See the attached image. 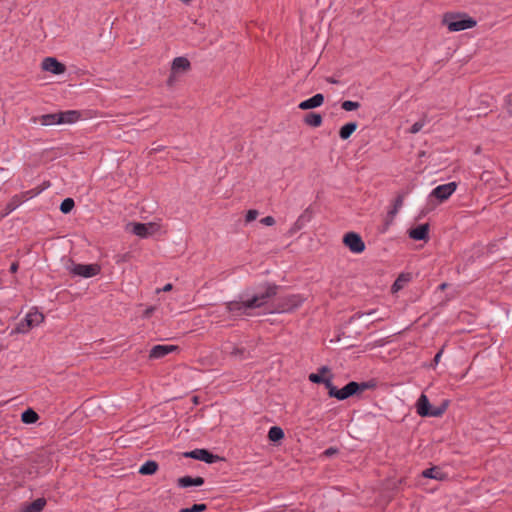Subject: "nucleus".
Listing matches in <instances>:
<instances>
[{
    "mask_svg": "<svg viewBox=\"0 0 512 512\" xmlns=\"http://www.w3.org/2000/svg\"><path fill=\"white\" fill-rule=\"evenodd\" d=\"M442 24L445 25L450 32H458L473 28L476 26L477 22L467 15L446 13L443 16Z\"/></svg>",
    "mask_w": 512,
    "mask_h": 512,
    "instance_id": "f257e3e1",
    "label": "nucleus"
},
{
    "mask_svg": "<svg viewBox=\"0 0 512 512\" xmlns=\"http://www.w3.org/2000/svg\"><path fill=\"white\" fill-rule=\"evenodd\" d=\"M374 385L369 382H355L350 381L348 382L343 388L338 389L337 392H335V398L337 400H346L349 397L360 395L365 390L373 387Z\"/></svg>",
    "mask_w": 512,
    "mask_h": 512,
    "instance_id": "f03ea898",
    "label": "nucleus"
},
{
    "mask_svg": "<svg viewBox=\"0 0 512 512\" xmlns=\"http://www.w3.org/2000/svg\"><path fill=\"white\" fill-rule=\"evenodd\" d=\"M304 302V298L299 294L282 296L278 299L275 311L278 313L291 312L298 308Z\"/></svg>",
    "mask_w": 512,
    "mask_h": 512,
    "instance_id": "7ed1b4c3",
    "label": "nucleus"
},
{
    "mask_svg": "<svg viewBox=\"0 0 512 512\" xmlns=\"http://www.w3.org/2000/svg\"><path fill=\"white\" fill-rule=\"evenodd\" d=\"M71 274L83 278H90L100 273V265L94 264H75L71 262V265L67 267Z\"/></svg>",
    "mask_w": 512,
    "mask_h": 512,
    "instance_id": "20e7f679",
    "label": "nucleus"
},
{
    "mask_svg": "<svg viewBox=\"0 0 512 512\" xmlns=\"http://www.w3.org/2000/svg\"><path fill=\"white\" fill-rule=\"evenodd\" d=\"M278 286L275 284H267L264 291L254 294L250 299L253 309L260 308L268 302L269 299L277 294Z\"/></svg>",
    "mask_w": 512,
    "mask_h": 512,
    "instance_id": "39448f33",
    "label": "nucleus"
},
{
    "mask_svg": "<svg viewBox=\"0 0 512 512\" xmlns=\"http://www.w3.org/2000/svg\"><path fill=\"white\" fill-rule=\"evenodd\" d=\"M253 307L250 304L249 299L241 300V301H230L225 304V311L231 315V317L236 318L242 315H251L250 310Z\"/></svg>",
    "mask_w": 512,
    "mask_h": 512,
    "instance_id": "423d86ee",
    "label": "nucleus"
},
{
    "mask_svg": "<svg viewBox=\"0 0 512 512\" xmlns=\"http://www.w3.org/2000/svg\"><path fill=\"white\" fill-rule=\"evenodd\" d=\"M44 320V315L35 310V311H30L25 319L23 321H21L20 323H18L17 327H16V331L18 333H27L31 328L39 325L41 322H43Z\"/></svg>",
    "mask_w": 512,
    "mask_h": 512,
    "instance_id": "0eeeda50",
    "label": "nucleus"
},
{
    "mask_svg": "<svg viewBox=\"0 0 512 512\" xmlns=\"http://www.w3.org/2000/svg\"><path fill=\"white\" fill-rule=\"evenodd\" d=\"M343 243L353 253H362L365 250V243L361 236L355 232H348L343 237Z\"/></svg>",
    "mask_w": 512,
    "mask_h": 512,
    "instance_id": "6e6552de",
    "label": "nucleus"
},
{
    "mask_svg": "<svg viewBox=\"0 0 512 512\" xmlns=\"http://www.w3.org/2000/svg\"><path fill=\"white\" fill-rule=\"evenodd\" d=\"M456 182H449L435 187L430 193V197L438 199L440 202L447 200L456 190Z\"/></svg>",
    "mask_w": 512,
    "mask_h": 512,
    "instance_id": "1a4fd4ad",
    "label": "nucleus"
},
{
    "mask_svg": "<svg viewBox=\"0 0 512 512\" xmlns=\"http://www.w3.org/2000/svg\"><path fill=\"white\" fill-rule=\"evenodd\" d=\"M183 456L186 458L200 460L208 464L214 463L219 459L217 455L212 454L207 449H194L192 451L183 453Z\"/></svg>",
    "mask_w": 512,
    "mask_h": 512,
    "instance_id": "9d476101",
    "label": "nucleus"
},
{
    "mask_svg": "<svg viewBox=\"0 0 512 512\" xmlns=\"http://www.w3.org/2000/svg\"><path fill=\"white\" fill-rule=\"evenodd\" d=\"M42 69L48 72H51L55 75L63 74L66 70L64 64L59 62L56 58L47 57L42 62Z\"/></svg>",
    "mask_w": 512,
    "mask_h": 512,
    "instance_id": "9b49d317",
    "label": "nucleus"
},
{
    "mask_svg": "<svg viewBox=\"0 0 512 512\" xmlns=\"http://www.w3.org/2000/svg\"><path fill=\"white\" fill-rule=\"evenodd\" d=\"M176 350H178V346L175 345H155L150 350L149 357L159 359Z\"/></svg>",
    "mask_w": 512,
    "mask_h": 512,
    "instance_id": "f8f14e48",
    "label": "nucleus"
},
{
    "mask_svg": "<svg viewBox=\"0 0 512 512\" xmlns=\"http://www.w3.org/2000/svg\"><path fill=\"white\" fill-rule=\"evenodd\" d=\"M324 103V96L321 93H317L309 99H306L299 103L298 107L301 110H310L320 107Z\"/></svg>",
    "mask_w": 512,
    "mask_h": 512,
    "instance_id": "ddd939ff",
    "label": "nucleus"
},
{
    "mask_svg": "<svg viewBox=\"0 0 512 512\" xmlns=\"http://www.w3.org/2000/svg\"><path fill=\"white\" fill-rule=\"evenodd\" d=\"M428 233H429V225L421 224L418 225L415 228H412L409 230V237L413 240L421 241V240H427L428 239Z\"/></svg>",
    "mask_w": 512,
    "mask_h": 512,
    "instance_id": "4468645a",
    "label": "nucleus"
},
{
    "mask_svg": "<svg viewBox=\"0 0 512 512\" xmlns=\"http://www.w3.org/2000/svg\"><path fill=\"white\" fill-rule=\"evenodd\" d=\"M431 407L428 397L425 394H421L416 403L417 413L422 417H428L431 415Z\"/></svg>",
    "mask_w": 512,
    "mask_h": 512,
    "instance_id": "2eb2a0df",
    "label": "nucleus"
},
{
    "mask_svg": "<svg viewBox=\"0 0 512 512\" xmlns=\"http://www.w3.org/2000/svg\"><path fill=\"white\" fill-rule=\"evenodd\" d=\"M153 228V223H134L132 232L141 238H146L151 235Z\"/></svg>",
    "mask_w": 512,
    "mask_h": 512,
    "instance_id": "dca6fc26",
    "label": "nucleus"
},
{
    "mask_svg": "<svg viewBox=\"0 0 512 512\" xmlns=\"http://www.w3.org/2000/svg\"><path fill=\"white\" fill-rule=\"evenodd\" d=\"M178 486L181 488H188L191 486H201L204 484V478L197 476V477H191V476H184L180 477L177 480Z\"/></svg>",
    "mask_w": 512,
    "mask_h": 512,
    "instance_id": "f3484780",
    "label": "nucleus"
},
{
    "mask_svg": "<svg viewBox=\"0 0 512 512\" xmlns=\"http://www.w3.org/2000/svg\"><path fill=\"white\" fill-rule=\"evenodd\" d=\"M190 62L185 57H176L172 62V73L185 72L189 70Z\"/></svg>",
    "mask_w": 512,
    "mask_h": 512,
    "instance_id": "a211bd4d",
    "label": "nucleus"
},
{
    "mask_svg": "<svg viewBox=\"0 0 512 512\" xmlns=\"http://www.w3.org/2000/svg\"><path fill=\"white\" fill-rule=\"evenodd\" d=\"M80 118V113L76 110L59 112L60 124H72Z\"/></svg>",
    "mask_w": 512,
    "mask_h": 512,
    "instance_id": "6ab92c4d",
    "label": "nucleus"
},
{
    "mask_svg": "<svg viewBox=\"0 0 512 512\" xmlns=\"http://www.w3.org/2000/svg\"><path fill=\"white\" fill-rule=\"evenodd\" d=\"M45 498H37L33 502L25 505L20 512H41L46 506Z\"/></svg>",
    "mask_w": 512,
    "mask_h": 512,
    "instance_id": "aec40b11",
    "label": "nucleus"
},
{
    "mask_svg": "<svg viewBox=\"0 0 512 512\" xmlns=\"http://www.w3.org/2000/svg\"><path fill=\"white\" fill-rule=\"evenodd\" d=\"M422 476L425 478H431L435 480H444L447 478V474L444 473L439 467L434 466L428 469H425L422 472Z\"/></svg>",
    "mask_w": 512,
    "mask_h": 512,
    "instance_id": "412c9836",
    "label": "nucleus"
},
{
    "mask_svg": "<svg viewBox=\"0 0 512 512\" xmlns=\"http://www.w3.org/2000/svg\"><path fill=\"white\" fill-rule=\"evenodd\" d=\"M226 350L232 357L238 358L240 360L250 356V352L247 351L244 347L232 345L231 347H226Z\"/></svg>",
    "mask_w": 512,
    "mask_h": 512,
    "instance_id": "4be33fe9",
    "label": "nucleus"
},
{
    "mask_svg": "<svg viewBox=\"0 0 512 512\" xmlns=\"http://www.w3.org/2000/svg\"><path fill=\"white\" fill-rule=\"evenodd\" d=\"M38 121L43 126H51L60 124L59 113L44 114L38 118Z\"/></svg>",
    "mask_w": 512,
    "mask_h": 512,
    "instance_id": "5701e85b",
    "label": "nucleus"
},
{
    "mask_svg": "<svg viewBox=\"0 0 512 512\" xmlns=\"http://www.w3.org/2000/svg\"><path fill=\"white\" fill-rule=\"evenodd\" d=\"M322 116L319 113L310 112L304 117V123L311 127H319L322 124Z\"/></svg>",
    "mask_w": 512,
    "mask_h": 512,
    "instance_id": "b1692460",
    "label": "nucleus"
},
{
    "mask_svg": "<svg viewBox=\"0 0 512 512\" xmlns=\"http://www.w3.org/2000/svg\"><path fill=\"white\" fill-rule=\"evenodd\" d=\"M357 127H358V125L356 122H349V123L343 125L339 130V137L342 140H347L352 135V133L355 132Z\"/></svg>",
    "mask_w": 512,
    "mask_h": 512,
    "instance_id": "393cba45",
    "label": "nucleus"
},
{
    "mask_svg": "<svg viewBox=\"0 0 512 512\" xmlns=\"http://www.w3.org/2000/svg\"><path fill=\"white\" fill-rule=\"evenodd\" d=\"M158 470V463L153 460L146 461L139 469L142 475H153Z\"/></svg>",
    "mask_w": 512,
    "mask_h": 512,
    "instance_id": "a878e982",
    "label": "nucleus"
},
{
    "mask_svg": "<svg viewBox=\"0 0 512 512\" xmlns=\"http://www.w3.org/2000/svg\"><path fill=\"white\" fill-rule=\"evenodd\" d=\"M38 418V414L31 408L26 409L21 415V420L25 424H33Z\"/></svg>",
    "mask_w": 512,
    "mask_h": 512,
    "instance_id": "bb28decb",
    "label": "nucleus"
},
{
    "mask_svg": "<svg viewBox=\"0 0 512 512\" xmlns=\"http://www.w3.org/2000/svg\"><path fill=\"white\" fill-rule=\"evenodd\" d=\"M284 438V431L278 426H273L269 429L268 439L271 442H278Z\"/></svg>",
    "mask_w": 512,
    "mask_h": 512,
    "instance_id": "cd10ccee",
    "label": "nucleus"
},
{
    "mask_svg": "<svg viewBox=\"0 0 512 512\" xmlns=\"http://www.w3.org/2000/svg\"><path fill=\"white\" fill-rule=\"evenodd\" d=\"M21 204V198L18 195L12 197V199L6 204L5 215H8L14 211Z\"/></svg>",
    "mask_w": 512,
    "mask_h": 512,
    "instance_id": "c85d7f7f",
    "label": "nucleus"
},
{
    "mask_svg": "<svg viewBox=\"0 0 512 512\" xmlns=\"http://www.w3.org/2000/svg\"><path fill=\"white\" fill-rule=\"evenodd\" d=\"M75 202L72 198H66L60 205V211L64 214H68L74 208Z\"/></svg>",
    "mask_w": 512,
    "mask_h": 512,
    "instance_id": "c756f323",
    "label": "nucleus"
},
{
    "mask_svg": "<svg viewBox=\"0 0 512 512\" xmlns=\"http://www.w3.org/2000/svg\"><path fill=\"white\" fill-rule=\"evenodd\" d=\"M360 107V103L351 100H345L341 104V108L345 111H354Z\"/></svg>",
    "mask_w": 512,
    "mask_h": 512,
    "instance_id": "7c9ffc66",
    "label": "nucleus"
},
{
    "mask_svg": "<svg viewBox=\"0 0 512 512\" xmlns=\"http://www.w3.org/2000/svg\"><path fill=\"white\" fill-rule=\"evenodd\" d=\"M425 124H426V116H424L422 119H420L419 121L415 122L411 126L410 133H412V134L418 133L424 127Z\"/></svg>",
    "mask_w": 512,
    "mask_h": 512,
    "instance_id": "2f4dec72",
    "label": "nucleus"
},
{
    "mask_svg": "<svg viewBox=\"0 0 512 512\" xmlns=\"http://www.w3.org/2000/svg\"><path fill=\"white\" fill-rule=\"evenodd\" d=\"M323 384L328 389L329 397L335 398V392H337L338 388L333 385L331 379L330 378H326Z\"/></svg>",
    "mask_w": 512,
    "mask_h": 512,
    "instance_id": "473e14b6",
    "label": "nucleus"
},
{
    "mask_svg": "<svg viewBox=\"0 0 512 512\" xmlns=\"http://www.w3.org/2000/svg\"><path fill=\"white\" fill-rule=\"evenodd\" d=\"M398 209H396L395 207H393L388 213H387V217H386V222H385V229L393 222L395 216L397 215L398 213Z\"/></svg>",
    "mask_w": 512,
    "mask_h": 512,
    "instance_id": "72a5a7b5",
    "label": "nucleus"
},
{
    "mask_svg": "<svg viewBox=\"0 0 512 512\" xmlns=\"http://www.w3.org/2000/svg\"><path fill=\"white\" fill-rule=\"evenodd\" d=\"M207 509L205 504H194L192 507L184 508L185 512H203Z\"/></svg>",
    "mask_w": 512,
    "mask_h": 512,
    "instance_id": "f704fd0d",
    "label": "nucleus"
},
{
    "mask_svg": "<svg viewBox=\"0 0 512 512\" xmlns=\"http://www.w3.org/2000/svg\"><path fill=\"white\" fill-rule=\"evenodd\" d=\"M325 377H323L321 374L319 373H311L309 375V380L312 382V383H317V384H320V383H324L325 381Z\"/></svg>",
    "mask_w": 512,
    "mask_h": 512,
    "instance_id": "c9c22d12",
    "label": "nucleus"
},
{
    "mask_svg": "<svg viewBox=\"0 0 512 512\" xmlns=\"http://www.w3.org/2000/svg\"><path fill=\"white\" fill-rule=\"evenodd\" d=\"M258 216V211L257 210H254V209H251V210H248L247 214H246V222H251L253 220H255Z\"/></svg>",
    "mask_w": 512,
    "mask_h": 512,
    "instance_id": "e433bc0d",
    "label": "nucleus"
},
{
    "mask_svg": "<svg viewBox=\"0 0 512 512\" xmlns=\"http://www.w3.org/2000/svg\"><path fill=\"white\" fill-rule=\"evenodd\" d=\"M403 201H404V194H398L394 201L393 207H395L396 209L399 210L403 205Z\"/></svg>",
    "mask_w": 512,
    "mask_h": 512,
    "instance_id": "4c0bfd02",
    "label": "nucleus"
},
{
    "mask_svg": "<svg viewBox=\"0 0 512 512\" xmlns=\"http://www.w3.org/2000/svg\"><path fill=\"white\" fill-rule=\"evenodd\" d=\"M310 218H311V213H310L309 209H306V210H305V211H304V212L299 216V218H298V223H299V222H302V221L307 222V221H309V220H310Z\"/></svg>",
    "mask_w": 512,
    "mask_h": 512,
    "instance_id": "58836bf2",
    "label": "nucleus"
},
{
    "mask_svg": "<svg viewBox=\"0 0 512 512\" xmlns=\"http://www.w3.org/2000/svg\"><path fill=\"white\" fill-rule=\"evenodd\" d=\"M260 222L266 226H272L275 224V219L272 216H266Z\"/></svg>",
    "mask_w": 512,
    "mask_h": 512,
    "instance_id": "ea45409f",
    "label": "nucleus"
},
{
    "mask_svg": "<svg viewBox=\"0 0 512 512\" xmlns=\"http://www.w3.org/2000/svg\"><path fill=\"white\" fill-rule=\"evenodd\" d=\"M430 413L431 415H429L428 417H440L443 415L442 410L438 409V407H431Z\"/></svg>",
    "mask_w": 512,
    "mask_h": 512,
    "instance_id": "a19ab883",
    "label": "nucleus"
},
{
    "mask_svg": "<svg viewBox=\"0 0 512 512\" xmlns=\"http://www.w3.org/2000/svg\"><path fill=\"white\" fill-rule=\"evenodd\" d=\"M337 453H338V449H337V448H334V447H329V448H327V449L323 452V454H324L326 457H331V456H333V455H335V454H337Z\"/></svg>",
    "mask_w": 512,
    "mask_h": 512,
    "instance_id": "79ce46f5",
    "label": "nucleus"
},
{
    "mask_svg": "<svg viewBox=\"0 0 512 512\" xmlns=\"http://www.w3.org/2000/svg\"><path fill=\"white\" fill-rule=\"evenodd\" d=\"M506 105L508 112L512 114V95L507 96Z\"/></svg>",
    "mask_w": 512,
    "mask_h": 512,
    "instance_id": "37998d69",
    "label": "nucleus"
},
{
    "mask_svg": "<svg viewBox=\"0 0 512 512\" xmlns=\"http://www.w3.org/2000/svg\"><path fill=\"white\" fill-rule=\"evenodd\" d=\"M448 405H449V401L448 400H444L440 406H438V409L442 410V414H444V412L447 410L448 408Z\"/></svg>",
    "mask_w": 512,
    "mask_h": 512,
    "instance_id": "c03bdc74",
    "label": "nucleus"
},
{
    "mask_svg": "<svg viewBox=\"0 0 512 512\" xmlns=\"http://www.w3.org/2000/svg\"><path fill=\"white\" fill-rule=\"evenodd\" d=\"M18 268H19V265L17 262H13L10 266V272L11 273H16L18 271Z\"/></svg>",
    "mask_w": 512,
    "mask_h": 512,
    "instance_id": "a18cd8bd",
    "label": "nucleus"
},
{
    "mask_svg": "<svg viewBox=\"0 0 512 512\" xmlns=\"http://www.w3.org/2000/svg\"><path fill=\"white\" fill-rule=\"evenodd\" d=\"M442 356V350H440L436 355L434 356L433 362L434 364H438Z\"/></svg>",
    "mask_w": 512,
    "mask_h": 512,
    "instance_id": "49530a36",
    "label": "nucleus"
},
{
    "mask_svg": "<svg viewBox=\"0 0 512 512\" xmlns=\"http://www.w3.org/2000/svg\"><path fill=\"white\" fill-rule=\"evenodd\" d=\"M304 224H305V222H304V221H302V222H299V223H298V220H297V221L295 222V224H294V229H295V230H299V229H301V228L303 227V225H304Z\"/></svg>",
    "mask_w": 512,
    "mask_h": 512,
    "instance_id": "de8ad7c7",
    "label": "nucleus"
},
{
    "mask_svg": "<svg viewBox=\"0 0 512 512\" xmlns=\"http://www.w3.org/2000/svg\"><path fill=\"white\" fill-rule=\"evenodd\" d=\"M329 372V368L327 366H322L320 369H319V374H321L323 376V374L325 373H328Z\"/></svg>",
    "mask_w": 512,
    "mask_h": 512,
    "instance_id": "09e8293b",
    "label": "nucleus"
},
{
    "mask_svg": "<svg viewBox=\"0 0 512 512\" xmlns=\"http://www.w3.org/2000/svg\"><path fill=\"white\" fill-rule=\"evenodd\" d=\"M172 289V284L168 283L166 284L164 287H163V291L167 292V291H170Z\"/></svg>",
    "mask_w": 512,
    "mask_h": 512,
    "instance_id": "8fccbe9b",
    "label": "nucleus"
},
{
    "mask_svg": "<svg viewBox=\"0 0 512 512\" xmlns=\"http://www.w3.org/2000/svg\"><path fill=\"white\" fill-rule=\"evenodd\" d=\"M153 311H154V308H153V307H150V308L146 309V311H145V315H146V316H149L150 314H152V312H153Z\"/></svg>",
    "mask_w": 512,
    "mask_h": 512,
    "instance_id": "3c124183",
    "label": "nucleus"
},
{
    "mask_svg": "<svg viewBox=\"0 0 512 512\" xmlns=\"http://www.w3.org/2000/svg\"><path fill=\"white\" fill-rule=\"evenodd\" d=\"M363 315H364L363 313H356V314H354V315L351 317V320H354V319L360 318V317H362Z\"/></svg>",
    "mask_w": 512,
    "mask_h": 512,
    "instance_id": "603ef678",
    "label": "nucleus"
},
{
    "mask_svg": "<svg viewBox=\"0 0 512 512\" xmlns=\"http://www.w3.org/2000/svg\"><path fill=\"white\" fill-rule=\"evenodd\" d=\"M409 192H410V188H407L406 190H403V191L399 192L398 194H404V197H405L406 195L409 194Z\"/></svg>",
    "mask_w": 512,
    "mask_h": 512,
    "instance_id": "864d4df0",
    "label": "nucleus"
},
{
    "mask_svg": "<svg viewBox=\"0 0 512 512\" xmlns=\"http://www.w3.org/2000/svg\"><path fill=\"white\" fill-rule=\"evenodd\" d=\"M327 81L332 83V84H337L338 83V81L336 79H334V78H327Z\"/></svg>",
    "mask_w": 512,
    "mask_h": 512,
    "instance_id": "5fc2aeb1",
    "label": "nucleus"
},
{
    "mask_svg": "<svg viewBox=\"0 0 512 512\" xmlns=\"http://www.w3.org/2000/svg\"><path fill=\"white\" fill-rule=\"evenodd\" d=\"M172 83H173V77H172V75H171V76L169 77V79H168V84H169V85H172Z\"/></svg>",
    "mask_w": 512,
    "mask_h": 512,
    "instance_id": "6e6d98bb",
    "label": "nucleus"
},
{
    "mask_svg": "<svg viewBox=\"0 0 512 512\" xmlns=\"http://www.w3.org/2000/svg\"><path fill=\"white\" fill-rule=\"evenodd\" d=\"M181 1L187 4V3H189L191 0H181Z\"/></svg>",
    "mask_w": 512,
    "mask_h": 512,
    "instance_id": "4d7b16f0",
    "label": "nucleus"
},
{
    "mask_svg": "<svg viewBox=\"0 0 512 512\" xmlns=\"http://www.w3.org/2000/svg\"><path fill=\"white\" fill-rule=\"evenodd\" d=\"M152 150H153V151H159V150H160V147L153 148Z\"/></svg>",
    "mask_w": 512,
    "mask_h": 512,
    "instance_id": "13d9d810",
    "label": "nucleus"
},
{
    "mask_svg": "<svg viewBox=\"0 0 512 512\" xmlns=\"http://www.w3.org/2000/svg\"><path fill=\"white\" fill-rule=\"evenodd\" d=\"M395 286H396V288H399V285H397V281H396V282H394L393 287H395Z\"/></svg>",
    "mask_w": 512,
    "mask_h": 512,
    "instance_id": "bf43d9fd",
    "label": "nucleus"
},
{
    "mask_svg": "<svg viewBox=\"0 0 512 512\" xmlns=\"http://www.w3.org/2000/svg\"><path fill=\"white\" fill-rule=\"evenodd\" d=\"M395 286H396V288H399V285H397V281H396V282H394L393 287H395Z\"/></svg>",
    "mask_w": 512,
    "mask_h": 512,
    "instance_id": "052dcab7",
    "label": "nucleus"
},
{
    "mask_svg": "<svg viewBox=\"0 0 512 512\" xmlns=\"http://www.w3.org/2000/svg\"><path fill=\"white\" fill-rule=\"evenodd\" d=\"M374 312H375V311H374V310H372V311L368 312V313H367V315H371V314H373Z\"/></svg>",
    "mask_w": 512,
    "mask_h": 512,
    "instance_id": "680f3d73",
    "label": "nucleus"
},
{
    "mask_svg": "<svg viewBox=\"0 0 512 512\" xmlns=\"http://www.w3.org/2000/svg\"><path fill=\"white\" fill-rule=\"evenodd\" d=\"M180 512H185V510H184V509H181V510H180Z\"/></svg>",
    "mask_w": 512,
    "mask_h": 512,
    "instance_id": "e2e57ef3",
    "label": "nucleus"
}]
</instances>
